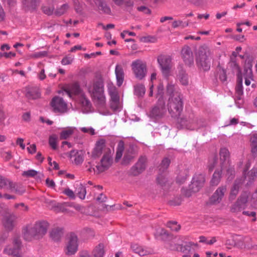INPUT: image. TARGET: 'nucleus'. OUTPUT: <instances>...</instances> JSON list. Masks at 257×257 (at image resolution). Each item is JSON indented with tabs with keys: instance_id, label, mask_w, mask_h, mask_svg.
<instances>
[{
	"instance_id": "obj_42",
	"label": "nucleus",
	"mask_w": 257,
	"mask_h": 257,
	"mask_svg": "<svg viewBox=\"0 0 257 257\" xmlns=\"http://www.w3.org/2000/svg\"><path fill=\"white\" fill-rule=\"evenodd\" d=\"M26 96L29 99H36L40 97V94L38 91L32 89L27 92Z\"/></svg>"
},
{
	"instance_id": "obj_13",
	"label": "nucleus",
	"mask_w": 257,
	"mask_h": 257,
	"mask_svg": "<svg viewBox=\"0 0 257 257\" xmlns=\"http://www.w3.org/2000/svg\"><path fill=\"white\" fill-rule=\"evenodd\" d=\"M20 246V240L19 238H16L13 241V244L8 246L4 251L7 254L12 255V257H21L19 255V250Z\"/></svg>"
},
{
	"instance_id": "obj_64",
	"label": "nucleus",
	"mask_w": 257,
	"mask_h": 257,
	"mask_svg": "<svg viewBox=\"0 0 257 257\" xmlns=\"http://www.w3.org/2000/svg\"><path fill=\"white\" fill-rule=\"evenodd\" d=\"M219 78L222 82H224L226 80L227 77L226 73L224 70H222L219 71Z\"/></svg>"
},
{
	"instance_id": "obj_40",
	"label": "nucleus",
	"mask_w": 257,
	"mask_h": 257,
	"mask_svg": "<svg viewBox=\"0 0 257 257\" xmlns=\"http://www.w3.org/2000/svg\"><path fill=\"white\" fill-rule=\"evenodd\" d=\"M220 158L221 161L224 162H227L228 163V160L229 158V151L226 148H222L220 151Z\"/></svg>"
},
{
	"instance_id": "obj_5",
	"label": "nucleus",
	"mask_w": 257,
	"mask_h": 257,
	"mask_svg": "<svg viewBox=\"0 0 257 257\" xmlns=\"http://www.w3.org/2000/svg\"><path fill=\"white\" fill-rule=\"evenodd\" d=\"M132 69L136 78L143 79L146 76L147 68L146 63L140 59L134 61L131 64Z\"/></svg>"
},
{
	"instance_id": "obj_45",
	"label": "nucleus",
	"mask_w": 257,
	"mask_h": 257,
	"mask_svg": "<svg viewBox=\"0 0 257 257\" xmlns=\"http://www.w3.org/2000/svg\"><path fill=\"white\" fill-rule=\"evenodd\" d=\"M1 157L5 161H9L12 159L13 156L11 151H6L4 149L0 150Z\"/></svg>"
},
{
	"instance_id": "obj_9",
	"label": "nucleus",
	"mask_w": 257,
	"mask_h": 257,
	"mask_svg": "<svg viewBox=\"0 0 257 257\" xmlns=\"http://www.w3.org/2000/svg\"><path fill=\"white\" fill-rule=\"evenodd\" d=\"M112 152L111 150L106 145L104 139H100L96 141L95 147L92 152V156L94 158L99 157L102 154L105 155Z\"/></svg>"
},
{
	"instance_id": "obj_29",
	"label": "nucleus",
	"mask_w": 257,
	"mask_h": 257,
	"mask_svg": "<svg viewBox=\"0 0 257 257\" xmlns=\"http://www.w3.org/2000/svg\"><path fill=\"white\" fill-rule=\"evenodd\" d=\"M40 0H22L24 6L28 10H34L39 6Z\"/></svg>"
},
{
	"instance_id": "obj_31",
	"label": "nucleus",
	"mask_w": 257,
	"mask_h": 257,
	"mask_svg": "<svg viewBox=\"0 0 257 257\" xmlns=\"http://www.w3.org/2000/svg\"><path fill=\"white\" fill-rule=\"evenodd\" d=\"M251 152L254 157H257V134H253L250 138Z\"/></svg>"
},
{
	"instance_id": "obj_6",
	"label": "nucleus",
	"mask_w": 257,
	"mask_h": 257,
	"mask_svg": "<svg viewBox=\"0 0 257 257\" xmlns=\"http://www.w3.org/2000/svg\"><path fill=\"white\" fill-rule=\"evenodd\" d=\"M0 215L5 228L8 230H12L14 226V221L16 219L15 215L11 213L7 208L1 209Z\"/></svg>"
},
{
	"instance_id": "obj_43",
	"label": "nucleus",
	"mask_w": 257,
	"mask_h": 257,
	"mask_svg": "<svg viewBox=\"0 0 257 257\" xmlns=\"http://www.w3.org/2000/svg\"><path fill=\"white\" fill-rule=\"evenodd\" d=\"M98 9L105 14H109L110 13V8L107 6L105 2L99 1L97 4Z\"/></svg>"
},
{
	"instance_id": "obj_8",
	"label": "nucleus",
	"mask_w": 257,
	"mask_h": 257,
	"mask_svg": "<svg viewBox=\"0 0 257 257\" xmlns=\"http://www.w3.org/2000/svg\"><path fill=\"white\" fill-rule=\"evenodd\" d=\"M163 75L165 77L169 75L172 68V59L168 55H161L157 58Z\"/></svg>"
},
{
	"instance_id": "obj_48",
	"label": "nucleus",
	"mask_w": 257,
	"mask_h": 257,
	"mask_svg": "<svg viewBox=\"0 0 257 257\" xmlns=\"http://www.w3.org/2000/svg\"><path fill=\"white\" fill-rule=\"evenodd\" d=\"M170 164V160L168 158H164L160 164L159 170L160 171H164L169 167Z\"/></svg>"
},
{
	"instance_id": "obj_22",
	"label": "nucleus",
	"mask_w": 257,
	"mask_h": 257,
	"mask_svg": "<svg viewBox=\"0 0 257 257\" xmlns=\"http://www.w3.org/2000/svg\"><path fill=\"white\" fill-rule=\"evenodd\" d=\"M131 248L134 252L141 256L147 255L151 253L150 250L137 243L132 244Z\"/></svg>"
},
{
	"instance_id": "obj_57",
	"label": "nucleus",
	"mask_w": 257,
	"mask_h": 257,
	"mask_svg": "<svg viewBox=\"0 0 257 257\" xmlns=\"http://www.w3.org/2000/svg\"><path fill=\"white\" fill-rule=\"evenodd\" d=\"M168 226L173 231H177L180 229V226L175 222H170L168 223Z\"/></svg>"
},
{
	"instance_id": "obj_62",
	"label": "nucleus",
	"mask_w": 257,
	"mask_h": 257,
	"mask_svg": "<svg viewBox=\"0 0 257 257\" xmlns=\"http://www.w3.org/2000/svg\"><path fill=\"white\" fill-rule=\"evenodd\" d=\"M252 66V61L250 59L246 60L245 67H244V71H245V74L247 73L248 70L250 69L252 71L251 67Z\"/></svg>"
},
{
	"instance_id": "obj_61",
	"label": "nucleus",
	"mask_w": 257,
	"mask_h": 257,
	"mask_svg": "<svg viewBox=\"0 0 257 257\" xmlns=\"http://www.w3.org/2000/svg\"><path fill=\"white\" fill-rule=\"evenodd\" d=\"M217 158L214 157L212 160L209 162V164L208 165V169L209 171H211L213 170L217 163Z\"/></svg>"
},
{
	"instance_id": "obj_60",
	"label": "nucleus",
	"mask_w": 257,
	"mask_h": 257,
	"mask_svg": "<svg viewBox=\"0 0 257 257\" xmlns=\"http://www.w3.org/2000/svg\"><path fill=\"white\" fill-rule=\"evenodd\" d=\"M42 10L45 14L50 15L53 13L54 8L44 6L42 7Z\"/></svg>"
},
{
	"instance_id": "obj_33",
	"label": "nucleus",
	"mask_w": 257,
	"mask_h": 257,
	"mask_svg": "<svg viewBox=\"0 0 257 257\" xmlns=\"http://www.w3.org/2000/svg\"><path fill=\"white\" fill-rule=\"evenodd\" d=\"M221 170H216L214 172L210 181L212 185L216 186L219 183L221 177Z\"/></svg>"
},
{
	"instance_id": "obj_20",
	"label": "nucleus",
	"mask_w": 257,
	"mask_h": 257,
	"mask_svg": "<svg viewBox=\"0 0 257 257\" xmlns=\"http://www.w3.org/2000/svg\"><path fill=\"white\" fill-rule=\"evenodd\" d=\"M77 101L81 106L83 112L87 113L90 111L91 104L84 93H81L80 95L77 98Z\"/></svg>"
},
{
	"instance_id": "obj_49",
	"label": "nucleus",
	"mask_w": 257,
	"mask_h": 257,
	"mask_svg": "<svg viewBox=\"0 0 257 257\" xmlns=\"http://www.w3.org/2000/svg\"><path fill=\"white\" fill-rule=\"evenodd\" d=\"M252 76V71L250 69L248 70L247 73H246L244 76L245 84L246 85L249 86L250 84L251 81L253 80Z\"/></svg>"
},
{
	"instance_id": "obj_10",
	"label": "nucleus",
	"mask_w": 257,
	"mask_h": 257,
	"mask_svg": "<svg viewBox=\"0 0 257 257\" xmlns=\"http://www.w3.org/2000/svg\"><path fill=\"white\" fill-rule=\"evenodd\" d=\"M51 105L55 112L63 113L67 110L66 103L59 97H54L51 102Z\"/></svg>"
},
{
	"instance_id": "obj_3",
	"label": "nucleus",
	"mask_w": 257,
	"mask_h": 257,
	"mask_svg": "<svg viewBox=\"0 0 257 257\" xmlns=\"http://www.w3.org/2000/svg\"><path fill=\"white\" fill-rule=\"evenodd\" d=\"M212 57L209 49L206 46L199 47L196 53V64L203 71H208L211 66Z\"/></svg>"
},
{
	"instance_id": "obj_18",
	"label": "nucleus",
	"mask_w": 257,
	"mask_h": 257,
	"mask_svg": "<svg viewBox=\"0 0 257 257\" xmlns=\"http://www.w3.org/2000/svg\"><path fill=\"white\" fill-rule=\"evenodd\" d=\"M226 191L225 186L219 187L210 198V201L213 203H219L223 197Z\"/></svg>"
},
{
	"instance_id": "obj_25",
	"label": "nucleus",
	"mask_w": 257,
	"mask_h": 257,
	"mask_svg": "<svg viewBox=\"0 0 257 257\" xmlns=\"http://www.w3.org/2000/svg\"><path fill=\"white\" fill-rule=\"evenodd\" d=\"M63 234V229L60 227H54L50 232V237L55 241H59Z\"/></svg>"
},
{
	"instance_id": "obj_47",
	"label": "nucleus",
	"mask_w": 257,
	"mask_h": 257,
	"mask_svg": "<svg viewBox=\"0 0 257 257\" xmlns=\"http://www.w3.org/2000/svg\"><path fill=\"white\" fill-rule=\"evenodd\" d=\"M166 247L171 250H179L180 245L176 243L174 240L166 243Z\"/></svg>"
},
{
	"instance_id": "obj_63",
	"label": "nucleus",
	"mask_w": 257,
	"mask_h": 257,
	"mask_svg": "<svg viewBox=\"0 0 257 257\" xmlns=\"http://www.w3.org/2000/svg\"><path fill=\"white\" fill-rule=\"evenodd\" d=\"M73 60V58L66 57L62 60L61 63L64 65L70 64L72 62Z\"/></svg>"
},
{
	"instance_id": "obj_23",
	"label": "nucleus",
	"mask_w": 257,
	"mask_h": 257,
	"mask_svg": "<svg viewBox=\"0 0 257 257\" xmlns=\"http://www.w3.org/2000/svg\"><path fill=\"white\" fill-rule=\"evenodd\" d=\"M115 74L116 78L117 85L120 86L124 80V73L122 66L120 64H117L115 68Z\"/></svg>"
},
{
	"instance_id": "obj_30",
	"label": "nucleus",
	"mask_w": 257,
	"mask_h": 257,
	"mask_svg": "<svg viewBox=\"0 0 257 257\" xmlns=\"http://www.w3.org/2000/svg\"><path fill=\"white\" fill-rule=\"evenodd\" d=\"M104 245L99 243L95 247L92 251L93 257H103L104 255Z\"/></svg>"
},
{
	"instance_id": "obj_46",
	"label": "nucleus",
	"mask_w": 257,
	"mask_h": 257,
	"mask_svg": "<svg viewBox=\"0 0 257 257\" xmlns=\"http://www.w3.org/2000/svg\"><path fill=\"white\" fill-rule=\"evenodd\" d=\"M257 176V169L252 168L248 173L245 178L248 179L249 182H251L254 180Z\"/></svg>"
},
{
	"instance_id": "obj_17",
	"label": "nucleus",
	"mask_w": 257,
	"mask_h": 257,
	"mask_svg": "<svg viewBox=\"0 0 257 257\" xmlns=\"http://www.w3.org/2000/svg\"><path fill=\"white\" fill-rule=\"evenodd\" d=\"M182 57L185 63L190 66L194 63V57L191 48L188 46H184L181 51Z\"/></svg>"
},
{
	"instance_id": "obj_56",
	"label": "nucleus",
	"mask_w": 257,
	"mask_h": 257,
	"mask_svg": "<svg viewBox=\"0 0 257 257\" xmlns=\"http://www.w3.org/2000/svg\"><path fill=\"white\" fill-rule=\"evenodd\" d=\"M157 182L162 186L165 185L167 182V178L166 175L160 174L157 178Z\"/></svg>"
},
{
	"instance_id": "obj_7",
	"label": "nucleus",
	"mask_w": 257,
	"mask_h": 257,
	"mask_svg": "<svg viewBox=\"0 0 257 257\" xmlns=\"http://www.w3.org/2000/svg\"><path fill=\"white\" fill-rule=\"evenodd\" d=\"M0 188L4 189L20 195L22 194L25 192V190L20 185H18L2 176H0Z\"/></svg>"
},
{
	"instance_id": "obj_1",
	"label": "nucleus",
	"mask_w": 257,
	"mask_h": 257,
	"mask_svg": "<svg viewBox=\"0 0 257 257\" xmlns=\"http://www.w3.org/2000/svg\"><path fill=\"white\" fill-rule=\"evenodd\" d=\"M167 93L169 95L168 109L172 116L180 115L183 109V101L179 91L172 83L167 86Z\"/></svg>"
},
{
	"instance_id": "obj_54",
	"label": "nucleus",
	"mask_w": 257,
	"mask_h": 257,
	"mask_svg": "<svg viewBox=\"0 0 257 257\" xmlns=\"http://www.w3.org/2000/svg\"><path fill=\"white\" fill-rule=\"evenodd\" d=\"M73 1L75 11L77 13H81L82 10V5L80 3L79 0H73Z\"/></svg>"
},
{
	"instance_id": "obj_28",
	"label": "nucleus",
	"mask_w": 257,
	"mask_h": 257,
	"mask_svg": "<svg viewBox=\"0 0 257 257\" xmlns=\"http://www.w3.org/2000/svg\"><path fill=\"white\" fill-rule=\"evenodd\" d=\"M177 79L183 85H187L189 83V78L185 71L182 68H180L177 75Z\"/></svg>"
},
{
	"instance_id": "obj_14",
	"label": "nucleus",
	"mask_w": 257,
	"mask_h": 257,
	"mask_svg": "<svg viewBox=\"0 0 257 257\" xmlns=\"http://www.w3.org/2000/svg\"><path fill=\"white\" fill-rule=\"evenodd\" d=\"M166 111L164 100L162 98H159L157 105L152 109L150 115L154 117H161Z\"/></svg>"
},
{
	"instance_id": "obj_19",
	"label": "nucleus",
	"mask_w": 257,
	"mask_h": 257,
	"mask_svg": "<svg viewBox=\"0 0 257 257\" xmlns=\"http://www.w3.org/2000/svg\"><path fill=\"white\" fill-rule=\"evenodd\" d=\"M84 152L81 151H71L70 153V158L72 163L76 165H81L84 161Z\"/></svg>"
},
{
	"instance_id": "obj_16",
	"label": "nucleus",
	"mask_w": 257,
	"mask_h": 257,
	"mask_svg": "<svg viewBox=\"0 0 257 257\" xmlns=\"http://www.w3.org/2000/svg\"><path fill=\"white\" fill-rule=\"evenodd\" d=\"M146 158L141 157L137 163L133 166L131 169V173L134 176H137L143 172L146 167Z\"/></svg>"
},
{
	"instance_id": "obj_55",
	"label": "nucleus",
	"mask_w": 257,
	"mask_h": 257,
	"mask_svg": "<svg viewBox=\"0 0 257 257\" xmlns=\"http://www.w3.org/2000/svg\"><path fill=\"white\" fill-rule=\"evenodd\" d=\"M63 193L67 195L71 199H74L75 198V195L74 192L70 189L69 188H66L63 191Z\"/></svg>"
},
{
	"instance_id": "obj_37",
	"label": "nucleus",
	"mask_w": 257,
	"mask_h": 257,
	"mask_svg": "<svg viewBox=\"0 0 257 257\" xmlns=\"http://www.w3.org/2000/svg\"><path fill=\"white\" fill-rule=\"evenodd\" d=\"M239 188V183L235 181L233 187L231 189L229 199L233 200L235 199L236 196L238 194V190Z\"/></svg>"
},
{
	"instance_id": "obj_51",
	"label": "nucleus",
	"mask_w": 257,
	"mask_h": 257,
	"mask_svg": "<svg viewBox=\"0 0 257 257\" xmlns=\"http://www.w3.org/2000/svg\"><path fill=\"white\" fill-rule=\"evenodd\" d=\"M49 143L50 146L53 149L57 148V137L55 135H53L50 137Z\"/></svg>"
},
{
	"instance_id": "obj_15",
	"label": "nucleus",
	"mask_w": 257,
	"mask_h": 257,
	"mask_svg": "<svg viewBox=\"0 0 257 257\" xmlns=\"http://www.w3.org/2000/svg\"><path fill=\"white\" fill-rule=\"evenodd\" d=\"M78 238L75 234H71L66 246V253L68 255L74 254L77 250Z\"/></svg>"
},
{
	"instance_id": "obj_34",
	"label": "nucleus",
	"mask_w": 257,
	"mask_h": 257,
	"mask_svg": "<svg viewBox=\"0 0 257 257\" xmlns=\"http://www.w3.org/2000/svg\"><path fill=\"white\" fill-rule=\"evenodd\" d=\"M108 90L110 96V100L120 99L117 91L115 86L112 85H109L108 87Z\"/></svg>"
},
{
	"instance_id": "obj_32",
	"label": "nucleus",
	"mask_w": 257,
	"mask_h": 257,
	"mask_svg": "<svg viewBox=\"0 0 257 257\" xmlns=\"http://www.w3.org/2000/svg\"><path fill=\"white\" fill-rule=\"evenodd\" d=\"M92 96L94 99V101L95 103H97V105L100 106H102L105 104L106 99L104 95V93L96 95L95 94Z\"/></svg>"
},
{
	"instance_id": "obj_53",
	"label": "nucleus",
	"mask_w": 257,
	"mask_h": 257,
	"mask_svg": "<svg viewBox=\"0 0 257 257\" xmlns=\"http://www.w3.org/2000/svg\"><path fill=\"white\" fill-rule=\"evenodd\" d=\"M194 245H195V244L192 242H189L187 244L184 246L180 245L179 250L183 252H185L187 251H190L191 250V246Z\"/></svg>"
},
{
	"instance_id": "obj_4",
	"label": "nucleus",
	"mask_w": 257,
	"mask_h": 257,
	"mask_svg": "<svg viewBox=\"0 0 257 257\" xmlns=\"http://www.w3.org/2000/svg\"><path fill=\"white\" fill-rule=\"evenodd\" d=\"M113 153L112 152L103 155L100 162L95 166L88 162L86 165L87 171L90 173L98 174L108 170L113 163Z\"/></svg>"
},
{
	"instance_id": "obj_59",
	"label": "nucleus",
	"mask_w": 257,
	"mask_h": 257,
	"mask_svg": "<svg viewBox=\"0 0 257 257\" xmlns=\"http://www.w3.org/2000/svg\"><path fill=\"white\" fill-rule=\"evenodd\" d=\"M81 131L84 133H88L91 135H93L95 134L94 130L92 127H83L80 128Z\"/></svg>"
},
{
	"instance_id": "obj_41",
	"label": "nucleus",
	"mask_w": 257,
	"mask_h": 257,
	"mask_svg": "<svg viewBox=\"0 0 257 257\" xmlns=\"http://www.w3.org/2000/svg\"><path fill=\"white\" fill-rule=\"evenodd\" d=\"M69 9V6L67 4H65L58 8L55 12V14L57 16H61L64 14Z\"/></svg>"
},
{
	"instance_id": "obj_24",
	"label": "nucleus",
	"mask_w": 257,
	"mask_h": 257,
	"mask_svg": "<svg viewBox=\"0 0 257 257\" xmlns=\"http://www.w3.org/2000/svg\"><path fill=\"white\" fill-rule=\"evenodd\" d=\"M89 91L91 93L92 96L104 93L103 84L101 81H97L94 83L92 87L89 88Z\"/></svg>"
},
{
	"instance_id": "obj_36",
	"label": "nucleus",
	"mask_w": 257,
	"mask_h": 257,
	"mask_svg": "<svg viewBox=\"0 0 257 257\" xmlns=\"http://www.w3.org/2000/svg\"><path fill=\"white\" fill-rule=\"evenodd\" d=\"M110 107L113 111H120L122 105L119 99H114L110 100Z\"/></svg>"
},
{
	"instance_id": "obj_58",
	"label": "nucleus",
	"mask_w": 257,
	"mask_h": 257,
	"mask_svg": "<svg viewBox=\"0 0 257 257\" xmlns=\"http://www.w3.org/2000/svg\"><path fill=\"white\" fill-rule=\"evenodd\" d=\"M156 235L162 237V238L163 239L168 235V233L164 229L159 228L156 231Z\"/></svg>"
},
{
	"instance_id": "obj_50",
	"label": "nucleus",
	"mask_w": 257,
	"mask_h": 257,
	"mask_svg": "<svg viewBox=\"0 0 257 257\" xmlns=\"http://www.w3.org/2000/svg\"><path fill=\"white\" fill-rule=\"evenodd\" d=\"M38 174V172L35 170L31 169L24 171L22 176L26 177H34Z\"/></svg>"
},
{
	"instance_id": "obj_26",
	"label": "nucleus",
	"mask_w": 257,
	"mask_h": 257,
	"mask_svg": "<svg viewBox=\"0 0 257 257\" xmlns=\"http://www.w3.org/2000/svg\"><path fill=\"white\" fill-rule=\"evenodd\" d=\"M76 130V127L69 126L63 128L60 134V138L61 140H66L70 137Z\"/></svg>"
},
{
	"instance_id": "obj_52",
	"label": "nucleus",
	"mask_w": 257,
	"mask_h": 257,
	"mask_svg": "<svg viewBox=\"0 0 257 257\" xmlns=\"http://www.w3.org/2000/svg\"><path fill=\"white\" fill-rule=\"evenodd\" d=\"M172 27L173 28H177L179 27H182V28H185V27L188 26V24L183 23V22L181 20H175L172 23Z\"/></svg>"
},
{
	"instance_id": "obj_12",
	"label": "nucleus",
	"mask_w": 257,
	"mask_h": 257,
	"mask_svg": "<svg viewBox=\"0 0 257 257\" xmlns=\"http://www.w3.org/2000/svg\"><path fill=\"white\" fill-rule=\"evenodd\" d=\"M204 182L205 177L203 175H196L193 178L191 184L189 186V189L193 192H198L203 186Z\"/></svg>"
},
{
	"instance_id": "obj_38",
	"label": "nucleus",
	"mask_w": 257,
	"mask_h": 257,
	"mask_svg": "<svg viewBox=\"0 0 257 257\" xmlns=\"http://www.w3.org/2000/svg\"><path fill=\"white\" fill-rule=\"evenodd\" d=\"M135 155L132 151H128L125 152L122 160L123 164H128L131 162L135 158Z\"/></svg>"
},
{
	"instance_id": "obj_2",
	"label": "nucleus",
	"mask_w": 257,
	"mask_h": 257,
	"mask_svg": "<svg viewBox=\"0 0 257 257\" xmlns=\"http://www.w3.org/2000/svg\"><path fill=\"white\" fill-rule=\"evenodd\" d=\"M49 224L44 220L36 222L33 225H28L23 228L24 238L28 241L42 238L47 233Z\"/></svg>"
},
{
	"instance_id": "obj_27",
	"label": "nucleus",
	"mask_w": 257,
	"mask_h": 257,
	"mask_svg": "<svg viewBox=\"0 0 257 257\" xmlns=\"http://www.w3.org/2000/svg\"><path fill=\"white\" fill-rule=\"evenodd\" d=\"M69 203H57L55 201L52 200L50 202V205L52 206L53 209L58 212H66L67 209L65 207L68 206Z\"/></svg>"
},
{
	"instance_id": "obj_21",
	"label": "nucleus",
	"mask_w": 257,
	"mask_h": 257,
	"mask_svg": "<svg viewBox=\"0 0 257 257\" xmlns=\"http://www.w3.org/2000/svg\"><path fill=\"white\" fill-rule=\"evenodd\" d=\"M65 93L70 97L72 95H76L77 98L81 93H84L81 90L78 84L76 83L72 84L65 90Z\"/></svg>"
},
{
	"instance_id": "obj_11",
	"label": "nucleus",
	"mask_w": 257,
	"mask_h": 257,
	"mask_svg": "<svg viewBox=\"0 0 257 257\" xmlns=\"http://www.w3.org/2000/svg\"><path fill=\"white\" fill-rule=\"evenodd\" d=\"M247 199L248 195L246 193L241 194L236 202L231 206L230 211L233 213L240 212L246 206Z\"/></svg>"
},
{
	"instance_id": "obj_44",
	"label": "nucleus",
	"mask_w": 257,
	"mask_h": 257,
	"mask_svg": "<svg viewBox=\"0 0 257 257\" xmlns=\"http://www.w3.org/2000/svg\"><path fill=\"white\" fill-rule=\"evenodd\" d=\"M124 150V144L122 142H120L118 143L117 147V150L116 153V157L115 160L116 161H118L119 160L122 156V153Z\"/></svg>"
},
{
	"instance_id": "obj_35",
	"label": "nucleus",
	"mask_w": 257,
	"mask_h": 257,
	"mask_svg": "<svg viewBox=\"0 0 257 257\" xmlns=\"http://www.w3.org/2000/svg\"><path fill=\"white\" fill-rule=\"evenodd\" d=\"M76 193L80 199H84L86 194L85 187L82 184H80L76 189Z\"/></svg>"
},
{
	"instance_id": "obj_39",
	"label": "nucleus",
	"mask_w": 257,
	"mask_h": 257,
	"mask_svg": "<svg viewBox=\"0 0 257 257\" xmlns=\"http://www.w3.org/2000/svg\"><path fill=\"white\" fill-rule=\"evenodd\" d=\"M146 92V89L144 85L142 84H138L135 86V94L138 97L144 96Z\"/></svg>"
}]
</instances>
